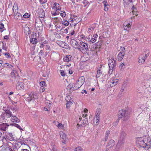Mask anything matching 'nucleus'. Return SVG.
<instances>
[{
  "label": "nucleus",
  "instance_id": "nucleus-40",
  "mask_svg": "<svg viewBox=\"0 0 151 151\" xmlns=\"http://www.w3.org/2000/svg\"><path fill=\"white\" fill-rule=\"evenodd\" d=\"M135 0H123L124 3H125L127 4H128L130 3H132Z\"/></svg>",
  "mask_w": 151,
  "mask_h": 151
},
{
  "label": "nucleus",
  "instance_id": "nucleus-12",
  "mask_svg": "<svg viewBox=\"0 0 151 151\" xmlns=\"http://www.w3.org/2000/svg\"><path fill=\"white\" fill-rule=\"evenodd\" d=\"M24 84L22 82H18L16 85L17 89L18 90H23L24 88Z\"/></svg>",
  "mask_w": 151,
  "mask_h": 151
},
{
  "label": "nucleus",
  "instance_id": "nucleus-16",
  "mask_svg": "<svg viewBox=\"0 0 151 151\" xmlns=\"http://www.w3.org/2000/svg\"><path fill=\"white\" fill-rule=\"evenodd\" d=\"M38 14L39 17L43 18L45 16V12L44 10L42 9H38Z\"/></svg>",
  "mask_w": 151,
  "mask_h": 151
},
{
  "label": "nucleus",
  "instance_id": "nucleus-47",
  "mask_svg": "<svg viewBox=\"0 0 151 151\" xmlns=\"http://www.w3.org/2000/svg\"><path fill=\"white\" fill-rule=\"evenodd\" d=\"M14 125L15 127L19 129L22 130V128L21 127V126L19 124L16 123H14Z\"/></svg>",
  "mask_w": 151,
  "mask_h": 151
},
{
  "label": "nucleus",
  "instance_id": "nucleus-2",
  "mask_svg": "<svg viewBox=\"0 0 151 151\" xmlns=\"http://www.w3.org/2000/svg\"><path fill=\"white\" fill-rule=\"evenodd\" d=\"M119 118H122L124 121L127 120L129 117V115L125 110H121L119 111L118 114Z\"/></svg>",
  "mask_w": 151,
  "mask_h": 151
},
{
  "label": "nucleus",
  "instance_id": "nucleus-19",
  "mask_svg": "<svg viewBox=\"0 0 151 151\" xmlns=\"http://www.w3.org/2000/svg\"><path fill=\"white\" fill-rule=\"evenodd\" d=\"M82 83H80L77 81L75 85L73 88V90H77L79 88H80L82 85Z\"/></svg>",
  "mask_w": 151,
  "mask_h": 151
},
{
  "label": "nucleus",
  "instance_id": "nucleus-45",
  "mask_svg": "<svg viewBox=\"0 0 151 151\" xmlns=\"http://www.w3.org/2000/svg\"><path fill=\"white\" fill-rule=\"evenodd\" d=\"M125 68V65L123 63H121L119 65V68L121 70H123Z\"/></svg>",
  "mask_w": 151,
  "mask_h": 151
},
{
  "label": "nucleus",
  "instance_id": "nucleus-62",
  "mask_svg": "<svg viewBox=\"0 0 151 151\" xmlns=\"http://www.w3.org/2000/svg\"><path fill=\"white\" fill-rule=\"evenodd\" d=\"M98 36V35L96 34H95L93 35V38L96 39H96L97 38Z\"/></svg>",
  "mask_w": 151,
  "mask_h": 151
},
{
  "label": "nucleus",
  "instance_id": "nucleus-9",
  "mask_svg": "<svg viewBox=\"0 0 151 151\" xmlns=\"http://www.w3.org/2000/svg\"><path fill=\"white\" fill-rule=\"evenodd\" d=\"M40 91L42 93L45 90V87L46 86V83L44 81H42L40 83Z\"/></svg>",
  "mask_w": 151,
  "mask_h": 151
},
{
  "label": "nucleus",
  "instance_id": "nucleus-58",
  "mask_svg": "<svg viewBox=\"0 0 151 151\" xmlns=\"http://www.w3.org/2000/svg\"><path fill=\"white\" fill-rule=\"evenodd\" d=\"M53 123L55 124L56 126H57V127L58 126V125L59 124V122L58 121H54L53 122Z\"/></svg>",
  "mask_w": 151,
  "mask_h": 151
},
{
  "label": "nucleus",
  "instance_id": "nucleus-17",
  "mask_svg": "<svg viewBox=\"0 0 151 151\" xmlns=\"http://www.w3.org/2000/svg\"><path fill=\"white\" fill-rule=\"evenodd\" d=\"M14 16L16 20H20L22 18V15L19 12L14 13Z\"/></svg>",
  "mask_w": 151,
  "mask_h": 151
},
{
  "label": "nucleus",
  "instance_id": "nucleus-29",
  "mask_svg": "<svg viewBox=\"0 0 151 151\" xmlns=\"http://www.w3.org/2000/svg\"><path fill=\"white\" fill-rule=\"evenodd\" d=\"M30 42L32 44H37V42L36 38H31L30 39Z\"/></svg>",
  "mask_w": 151,
  "mask_h": 151
},
{
  "label": "nucleus",
  "instance_id": "nucleus-60",
  "mask_svg": "<svg viewBox=\"0 0 151 151\" xmlns=\"http://www.w3.org/2000/svg\"><path fill=\"white\" fill-rule=\"evenodd\" d=\"M66 22V20H65L63 21V22H62L63 25H64V27H63L64 28H65V26H66V23L65 22Z\"/></svg>",
  "mask_w": 151,
  "mask_h": 151
},
{
  "label": "nucleus",
  "instance_id": "nucleus-11",
  "mask_svg": "<svg viewBox=\"0 0 151 151\" xmlns=\"http://www.w3.org/2000/svg\"><path fill=\"white\" fill-rule=\"evenodd\" d=\"M115 145L114 141L112 139L110 140L106 145V151L108 150L109 148L113 147Z\"/></svg>",
  "mask_w": 151,
  "mask_h": 151
},
{
  "label": "nucleus",
  "instance_id": "nucleus-61",
  "mask_svg": "<svg viewBox=\"0 0 151 151\" xmlns=\"http://www.w3.org/2000/svg\"><path fill=\"white\" fill-rule=\"evenodd\" d=\"M94 119H97V120H100V116H95V118Z\"/></svg>",
  "mask_w": 151,
  "mask_h": 151
},
{
  "label": "nucleus",
  "instance_id": "nucleus-33",
  "mask_svg": "<svg viewBox=\"0 0 151 151\" xmlns=\"http://www.w3.org/2000/svg\"><path fill=\"white\" fill-rule=\"evenodd\" d=\"M73 100H70L69 101L67 100V108L70 107L73 104Z\"/></svg>",
  "mask_w": 151,
  "mask_h": 151
},
{
  "label": "nucleus",
  "instance_id": "nucleus-3",
  "mask_svg": "<svg viewBox=\"0 0 151 151\" xmlns=\"http://www.w3.org/2000/svg\"><path fill=\"white\" fill-rule=\"evenodd\" d=\"M108 64L109 68L108 73L111 75L115 69L116 64V61L114 59L113 61L111 59H109L108 60Z\"/></svg>",
  "mask_w": 151,
  "mask_h": 151
},
{
  "label": "nucleus",
  "instance_id": "nucleus-7",
  "mask_svg": "<svg viewBox=\"0 0 151 151\" xmlns=\"http://www.w3.org/2000/svg\"><path fill=\"white\" fill-rule=\"evenodd\" d=\"M136 144L137 145H139L140 147L144 148L145 149V144L144 142V138L142 137L138 138L136 139Z\"/></svg>",
  "mask_w": 151,
  "mask_h": 151
},
{
  "label": "nucleus",
  "instance_id": "nucleus-5",
  "mask_svg": "<svg viewBox=\"0 0 151 151\" xmlns=\"http://www.w3.org/2000/svg\"><path fill=\"white\" fill-rule=\"evenodd\" d=\"M5 134V136L3 137L2 140L4 143H6V142L8 141H12L14 140L13 135L12 133H6Z\"/></svg>",
  "mask_w": 151,
  "mask_h": 151
},
{
  "label": "nucleus",
  "instance_id": "nucleus-37",
  "mask_svg": "<svg viewBox=\"0 0 151 151\" xmlns=\"http://www.w3.org/2000/svg\"><path fill=\"white\" fill-rule=\"evenodd\" d=\"M102 70H100V69L98 70L96 75L97 77H99L102 74Z\"/></svg>",
  "mask_w": 151,
  "mask_h": 151
},
{
  "label": "nucleus",
  "instance_id": "nucleus-53",
  "mask_svg": "<svg viewBox=\"0 0 151 151\" xmlns=\"http://www.w3.org/2000/svg\"><path fill=\"white\" fill-rule=\"evenodd\" d=\"M37 36V34L35 32H33L31 34V38H36Z\"/></svg>",
  "mask_w": 151,
  "mask_h": 151
},
{
  "label": "nucleus",
  "instance_id": "nucleus-36",
  "mask_svg": "<svg viewBox=\"0 0 151 151\" xmlns=\"http://www.w3.org/2000/svg\"><path fill=\"white\" fill-rule=\"evenodd\" d=\"M118 79L116 78L114 80H113L111 83L114 86H115L116 85L117 83L118 82Z\"/></svg>",
  "mask_w": 151,
  "mask_h": 151
},
{
  "label": "nucleus",
  "instance_id": "nucleus-41",
  "mask_svg": "<svg viewBox=\"0 0 151 151\" xmlns=\"http://www.w3.org/2000/svg\"><path fill=\"white\" fill-rule=\"evenodd\" d=\"M50 149L51 151H57L56 146L55 145H51Z\"/></svg>",
  "mask_w": 151,
  "mask_h": 151
},
{
  "label": "nucleus",
  "instance_id": "nucleus-28",
  "mask_svg": "<svg viewBox=\"0 0 151 151\" xmlns=\"http://www.w3.org/2000/svg\"><path fill=\"white\" fill-rule=\"evenodd\" d=\"M85 78L83 76H81L80 77L77 81L79 82L80 83H82V85L85 82Z\"/></svg>",
  "mask_w": 151,
  "mask_h": 151
},
{
  "label": "nucleus",
  "instance_id": "nucleus-6",
  "mask_svg": "<svg viewBox=\"0 0 151 151\" xmlns=\"http://www.w3.org/2000/svg\"><path fill=\"white\" fill-rule=\"evenodd\" d=\"M126 135L125 132L123 131L121 132L119 140L117 145L118 146L122 145L124 143Z\"/></svg>",
  "mask_w": 151,
  "mask_h": 151
},
{
  "label": "nucleus",
  "instance_id": "nucleus-8",
  "mask_svg": "<svg viewBox=\"0 0 151 151\" xmlns=\"http://www.w3.org/2000/svg\"><path fill=\"white\" fill-rule=\"evenodd\" d=\"M144 142H145V149L147 150L150 147V142L151 139L150 137H148L147 138L144 139Z\"/></svg>",
  "mask_w": 151,
  "mask_h": 151
},
{
  "label": "nucleus",
  "instance_id": "nucleus-27",
  "mask_svg": "<svg viewBox=\"0 0 151 151\" xmlns=\"http://www.w3.org/2000/svg\"><path fill=\"white\" fill-rule=\"evenodd\" d=\"M110 133V132L109 131H107L105 134V137L104 139H102V140L106 142L107 141L108 139L109 135Z\"/></svg>",
  "mask_w": 151,
  "mask_h": 151
},
{
  "label": "nucleus",
  "instance_id": "nucleus-22",
  "mask_svg": "<svg viewBox=\"0 0 151 151\" xmlns=\"http://www.w3.org/2000/svg\"><path fill=\"white\" fill-rule=\"evenodd\" d=\"M12 9L14 13L18 12V6L17 4L15 3L14 4Z\"/></svg>",
  "mask_w": 151,
  "mask_h": 151
},
{
  "label": "nucleus",
  "instance_id": "nucleus-18",
  "mask_svg": "<svg viewBox=\"0 0 151 151\" xmlns=\"http://www.w3.org/2000/svg\"><path fill=\"white\" fill-rule=\"evenodd\" d=\"M9 125H7L6 123H3L0 124V129L2 130L5 131L7 128H8Z\"/></svg>",
  "mask_w": 151,
  "mask_h": 151
},
{
  "label": "nucleus",
  "instance_id": "nucleus-32",
  "mask_svg": "<svg viewBox=\"0 0 151 151\" xmlns=\"http://www.w3.org/2000/svg\"><path fill=\"white\" fill-rule=\"evenodd\" d=\"M146 58L144 57H139V58L138 62L139 63H143L145 62Z\"/></svg>",
  "mask_w": 151,
  "mask_h": 151
},
{
  "label": "nucleus",
  "instance_id": "nucleus-24",
  "mask_svg": "<svg viewBox=\"0 0 151 151\" xmlns=\"http://www.w3.org/2000/svg\"><path fill=\"white\" fill-rule=\"evenodd\" d=\"M102 45V43L101 42H98L95 44H93V48L94 47V49L96 50L97 49L98 47H100V46Z\"/></svg>",
  "mask_w": 151,
  "mask_h": 151
},
{
  "label": "nucleus",
  "instance_id": "nucleus-48",
  "mask_svg": "<svg viewBox=\"0 0 151 151\" xmlns=\"http://www.w3.org/2000/svg\"><path fill=\"white\" fill-rule=\"evenodd\" d=\"M60 71L61 75L63 76H65V71L63 70H60Z\"/></svg>",
  "mask_w": 151,
  "mask_h": 151
},
{
  "label": "nucleus",
  "instance_id": "nucleus-54",
  "mask_svg": "<svg viewBox=\"0 0 151 151\" xmlns=\"http://www.w3.org/2000/svg\"><path fill=\"white\" fill-rule=\"evenodd\" d=\"M96 41V39L94 38L93 37H92L91 40H90L89 42H91L92 43H93L95 42Z\"/></svg>",
  "mask_w": 151,
  "mask_h": 151
},
{
  "label": "nucleus",
  "instance_id": "nucleus-56",
  "mask_svg": "<svg viewBox=\"0 0 151 151\" xmlns=\"http://www.w3.org/2000/svg\"><path fill=\"white\" fill-rule=\"evenodd\" d=\"M4 55L6 56V57L8 58H11V56L9 54L8 52L6 53Z\"/></svg>",
  "mask_w": 151,
  "mask_h": 151
},
{
  "label": "nucleus",
  "instance_id": "nucleus-55",
  "mask_svg": "<svg viewBox=\"0 0 151 151\" xmlns=\"http://www.w3.org/2000/svg\"><path fill=\"white\" fill-rule=\"evenodd\" d=\"M41 4L45 3L47 2V0H39Z\"/></svg>",
  "mask_w": 151,
  "mask_h": 151
},
{
  "label": "nucleus",
  "instance_id": "nucleus-10",
  "mask_svg": "<svg viewBox=\"0 0 151 151\" xmlns=\"http://www.w3.org/2000/svg\"><path fill=\"white\" fill-rule=\"evenodd\" d=\"M61 140L63 143L65 144L66 141V134L63 131L60 132Z\"/></svg>",
  "mask_w": 151,
  "mask_h": 151
},
{
  "label": "nucleus",
  "instance_id": "nucleus-51",
  "mask_svg": "<svg viewBox=\"0 0 151 151\" xmlns=\"http://www.w3.org/2000/svg\"><path fill=\"white\" fill-rule=\"evenodd\" d=\"M121 50L122 51L120 52L124 54L125 52V48L124 47H122L121 48Z\"/></svg>",
  "mask_w": 151,
  "mask_h": 151
},
{
  "label": "nucleus",
  "instance_id": "nucleus-1",
  "mask_svg": "<svg viewBox=\"0 0 151 151\" xmlns=\"http://www.w3.org/2000/svg\"><path fill=\"white\" fill-rule=\"evenodd\" d=\"M61 9L60 5L58 3H55L52 7V10L51 12L52 16L59 14Z\"/></svg>",
  "mask_w": 151,
  "mask_h": 151
},
{
  "label": "nucleus",
  "instance_id": "nucleus-42",
  "mask_svg": "<svg viewBox=\"0 0 151 151\" xmlns=\"http://www.w3.org/2000/svg\"><path fill=\"white\" fill-rule=\"evenodd\" d=\"M58 129H63L64 128V125L62 124L61 123H60L58 126Z\"/></svg>",
  "mask_w": 151,
  "mask_h": 151
},
{
  "label": "nucleus",
  "instance_id": "nucleus-26",
  "mask_svg": "<svg viewBox=\"0 0 151 151\" xmlns=\"http://www.w3.org/2000/svg\"><path fill=\"white\" fill-rule=\"evenodd\" d=\"M124 54L119 52L118 55V60L119 61H121L123 59Z\"/></svg>",
  "mask_w": 151,
  "mask_h": 151
},
{
  "label": "nucleus",
  "instance_id": "nucleus-63",
  "mask_svg": "<svg viewBox=\"0 0 151 151\" xmlns=\"http://www.w3.org/2000/svg\"><path fill=\"white\" fill-rule=\"evenodd\" d=\"M9 38V36L8 35H6L4 37V38L5 39H7Z\"/></svg>",
  "mask_w": 151,
  "mask_h": 151
},
{
  "label": "nucleus",
  "instance_id": "nucleus-46",
  "mask_svg": "<svg viewBox=\"0 0 151 151\" xmlns=\"http://www.w3.org/2000/svg\"><path fill=\"white\" fill-rule=\"evenodd\" d=\"M82 148L79 146L77 147L75 149V151H82Z\"/></svg>",
  "mask_w": 151,
  "mask_h": 151
},
{
  "label": "nucleus",
  "instance_id": "nucleus-21",
  "mask_svg": "<svg viewBox=\"0 0 151 151\" xmlns=\"http://www.w3.org/2000/svg\"><path fill=\"white\" fill-rule=\"evenodd\" d=\"M57 43L61 47L63 48H66V43L62 41H58L57 42Z\"/></svg>",
  "mask_w": 151,
  "mask_h": 151
},
{
  "label": "nucleus",
  "instance_id": "nucleus-4",
  "mask_svg": "<svg viewBox=\"0 0 151 151\" xmlns=\"http://www.w3.org/2000/svg\"><path fill=\"white\" fill-rule=\"evenodd\" d=\"M12 115V112L9 110L6 109L1 114V118L2 120L5 121L8 118H10Z\"/></svg>",
  "mask_w": 151,
  "mask_h": 151
},
{
  "label": "nucleus",
  "instance_id": "nucleus-13",
  "mask_svg": "<svg viewBox=\"0 0 151 151\" xmlns=\"http://www.w3.org/2000/svg\"><path fill=\"white\" fill-rule=\"evenodd\" d=\"M29 96L30 98V100L37 99L38 98L37 93L36 92H31Z\"/></svg>",
  "mask_w": 151,
  "mask_h": 151
},
{
  "label": "nucleus",
  "instance_id": "nucleus-25",
  "mask_svg": "<svg viewBox=\"0 0 151 151\" xmlns=\"http://www.w3.org/2000/svg\"><path fill=\"white\" fill-rule=\"evenodd\" d=\"M80 45L81 47H83L85 50H88V44L83 42H80Z\"/></svg>",
  "mask_w": 151,
  "mask_h": 151
},
{
  "label": "nucleus",
  "instance_id": "nucleus-44",
  "mask_svg": "<svg viewBox=\"0 0 151 151\" xmlns=\"http://www.w3.org/2000/svg\"><path fill=\"white\" fill-rule=\"evenodd\" d=\"M100 120L97 119H93V124L97 126L99 123Z\"/></svg>",
  "mask_w": 151,
  "mask_h": 151
},
{
  "label": "nucleus",
  "instance_id": "nucleus-43",
  "mask_svg": "<svg viewBox=\"0 0 151 151\" xmlns=\"http://www.w3.org/2000/svg\"><path fill=\"white\" fill-rule=\"evenodd\" d=\"M67 16L68 17H70V19H68L69 22H70L72 21H73V19L72 18V15L71 14H68V15L67 14Z\"/></svg>",
  "mask_w": 151,
  "mask_h": 151
},
{
  "label": "nucleus",
  "instance_id": "nucleus-49",
  "mask_svg": "<svg viewBox=\"0 0 151 151\" xmlns=\"http://www.w3.org/2000/svg\"><path fill=\"white\" fill-rule=\"evenodd\" d=\"M60 13V15L62 17H65L66 15V13L65 11H62Z\"/></svg>",
  "mask_w": 151,
  "mask_h": 151
},
{
  "label": "nucleus",
  "instance_id": "nucleus-57",
  "mask_svg": "<svg viewBox=\"0 0 151 151\" xmlns=\"http://www.w3.org/2000/svg\"><path fill=\"white\" fill-rule=\"evenodd\" d=\"M103 66L104 67V65H100V66L99 67H98V70L100 69V70H102V67Z\"/></svg>",
  "mask_w": 151,
  "mask_h": 151
},
{
  "label": "nucleus",
  "instance_id": "nucleus-30",
  "mask_svg": "<svg viewBox=\"0 0 151 151\" xmlns=\"http://www.w3.org/2000/svg\"><path fill=\"white\" fill-rule=\"evenodd\" d=\"M1 147L3 151H10V148L7 146L3 145Z\"/></svg>",
  "mask_w": 151,
  "mask_h": 151
},
{
  "label": "nucleus",
  "instance_id": "nucleus-39",
  "mask_svg": "<svg viewBox=\"0 0 151 151\" xmlns=\"http://www.w3.org/2000/svg\"><path fill=\"white\" fill-rule=\"evenodd\" d=\"M101 112V110L100 109H97L96 111L95 116H100Z\"/></svg>",
  "mask_w": 151,
  "mask_h": 151
},
{
  "label": "nucleus",
  "instance_id": "nucleus-52",
  "mask_svg": "<svg viewBox=\"0 0 151 151\" xmlns=\"http://www.w3.org/2000/svg\"><path fill=\"white\" fill-rule=\"evenodd\" d=\"M29 17V14L27 13L24 14L23 15V17L25 18H28Z\"/></svg>",
  "mask_w": 151,
  "mask_h": 151
},
{
  "label": "nucleus",
  "instance_id": "nucleus-59",
  "mask_svg": "<svg viewBox=\"0 0 151 151\" xmlns=\"http://www.w3.org/2000/svg\"><path fill=\"white\" fill-rule=\"evenodd\" d=\"M4 28V25L2 23L0 24V29H2Z\"/></svg>",
  "mask_w": 151,
  "mask_h": 151
},
{
  "label": "nucleus",
  "instance_id": "nucleus-50",
  "mask_svg": "<svg viewBox=\"0 0 151 151\" xmlns=\"http://www.w3.org/2000/svg\"><path fill=\"white\" fill-rule=\"evenodd\" d=\"M119 121V119H117L116 121L113 123V125L114 126H116L118 124Z\"/></svg>",
  "mask_w": 151,
  "mask_h": 151
},
{
  "label": "nucleus",
  "instance_id": "nucleus-38",
  "mask_svg": "<svg viewBox=\"0 0 151 151\" xmlns=\"http://www.w3.org/2000/svg\"><path fill=\"white\" fill-rule=\"evenodd\" d=\"M72 59V57L70 55H67V62L70 61Z\"/></svg>",
  "mask_w": 151,
  "mask_h": 151
},
{
  "label": "nucleus",
  "instance_id": "nucleus-20",
  "mask_svg": "<svg viewBox=\"0 0 151 151\" xmlns=\"http://www.w3.org/2000/svg\"><path fill=\"white\" fill-rule=\"evenodd\" d=\"M11 116V120L12 122L19 123L20 122V120L17 116L12 115Z\"/></svg>",
  "mask_w": 151,
  "mask_h": 151
},
{
  "label": "nucleus",
  "instance_id": "nucleus-35",
  "mask_svg": "<svg viewBox=\"0 0 151 151\" xmlns=\"http://www.w3.org/2000/svg\"><path fill=\"white\" fill-rule=\"evenodd\" d=\"M103 3L104 5V10L105 11H107L108 10V8L106 6H107L108 5V4L107 3V2L106 1H103L102 2Z\"/></svg>",
  "mask_w": 151,
  "mask_h": 151
},
{
  "label": "nucleus",
  "instance_id": "nucleus-14",
  "mask_svg": "<svg viewBox=\"0 0 151 151\" xmlns=\"http://www.w3.org/2000/svg\"><path fill=\"white\" fill-rule=\"evenodd\" d=\"M73 42L76 46V47H75V49H78L79 51H82V50H83V49L82 47H81L80 46L78 42L75 40H73L71 41Z\"/></svg>",
  "mask_w": 151,
  "mask_h": 151
},
{
  "label": "nucleus",
  "instance_id": "nucleus-31",
  "mask_svg": "<svg viewBox=\"0 0 151 151\" xmlns=\"http://www.w3.org/2000/svg\"><path fill=\"white\" fill-rule=\"evenodd\" d=\"M73 86V84H70L67 86V89H69L68 90L70 93H71L73 91V90L71 91V89L72 88Z\"/></svg>",
  "mask_w": 151,
  "mask_h": 151
},
{
  "label": "nucleus",
  "instance_id": "nucleus-34",
  "mask_svg": "<svg viewBox=\"0 0 151 151\" xmlns=\"http://www.w3.org/2000/svg\"><path fill=\"white\" fill-rule=\"evenodd\" d=\"M88 122V119L87 118H86L83 121V124H81L79 125V124H78V125L80 126H83V125H84L85 124H86Z\"/></svg>",
  "mask_w": 151,
  "mask_h": 151
},
{
  "label": "nucleus",
  "instance_id": "nucleus-23",
  "mask_svg": "<svg viewBox=\"0 0 151 151\" xmlns=\"http://www.w3.org/2000/svg\"><path fill=\"white\" fill-rule=\"evenodd\" d=\"M11 76L12 78H15L17 76H18V73L15 70H13L11 73Z\"/></svg>",
  "mask_w": 151,
  "mask_h": 151
},
{
  "label": "nucleus",
  "instance_id": "nucleus-15",
  "mask_svg": "<svg viewBox=\"0 0 151 151\" xmlns=\"http://www.w3.org/2000/svg\"><path fill=\"white\" fill-rule=\"evenodd\" d=\"M131 25L130 23L127 22L125 21L123 27L124 29L127 31H128L130 29Z\"/></svg>",
  "mask_w": 151,
  "mask_h": 151
},
{
  "label": "nucleus",
  "instance_id": "nucleus-64",
  "mask_svg": "<svg viewBox=\"0 0 151 151\" xmlns=\"http://www.w3.org/2000/svg\"><path fill=\"white\" fill-rule=\"evenodd\" d=\"M50 47L48 45H46V50H50Z\"/></svg>",
  "mask_w": 151,
  "mask_h": 151
}]
</instances>
